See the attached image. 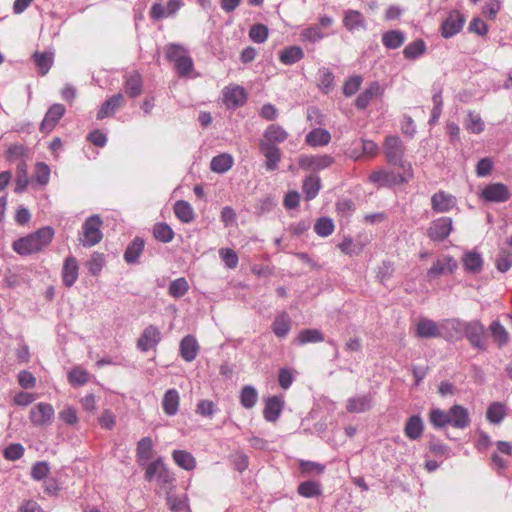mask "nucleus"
Instances as JSON below:
<instances>
[{"mask_svg": "<svg viewBox=\"0 0 512 512\" xmlns=\"http://www.w3.org/2000/svg\"><path fill=\"white\" fill-rule=\"evenodd\" d=\"M429 420L435 428L452 426L457 429H465L471 422L468 410L458 404L453 405L448 411L439 408L432 409L429 413Z\"/></svg>", "mask_w": 512, "mask_h": 512, "instance_id": "obj_1", "label": "nucleus"}, {"mask_svg": "<svg viewBox=\"0 0 512 512\" xmlns=\"http://www.w3.org/2000/svg\"><path fill=\"white\" fill-rule=\"evenodd\" d=\"M54 230L51 226L40 228L34 233L16 240L13 243V250L19 255H30L40 252L53 240Z\"/></svg>", "mask_w": 512, "mask_h": 512, "instance_id": "obj_2", "label": "nucleus"}, {"mask_svg": "<svg viewBox=\"0 0 512 512\" xmlns=\"http://www.w3.org/2000/svg\"><path fill=\"white\" fill-rule=\"evenodd\" d=\"M442 327L447 330H454L457 333L464 332L471 346L478 350L484 351L487 348L485 342V327L478 320L462 322L458 319H449L443 322Z\"/></svg>", "mask_w": 512, "mask_h": 512, "instance_id": "obj_3", "label": "nucleus"}, {"mask_svg": "<svg viewBox=\"0 0 512 512\" xmlns=\"http://www.w3.org/2000/svg\"><path fill=\"white\" fill-rule=\"evenodd\" d=\"M405 148L401 140L396 136H388L384 142V154L389 164L398 165L409 178H413L411 163L403 159Z\"/></svg>", "mask_w": 512, "mask_h": 512, "instance_id": "obj_4", "label": "nucleus"}, {"mask_svg": "<svg viewBox=\"0 0 512 512\" xmlns=\"http://www.w3.org/2000/svg\"><path fill=\"white\" fill-rule=\"evenodd\" d=\"M102 220L98 215L90 216L82 225V244L85 247H92L98 244L102 238Z\"/></svg>", "mask_w": 512, "mask_h": 512, "instance_id": "obj_5", "label": "nucleus"}, {"mask_svg": "<svg viewBox=\"0 0 512 512\" xmlns=\"http://www.w3.org/2000/svg\"><path fill=\"white\" fill-rule=\"evenodd\" d=\"M368 179L370 183L376 185L377 187H385L407 183L411 178H409L405 173L401 175L395 174L391 171H386L384 169H378L373 171L369 175Z\"/></svg>", "mask_w": 512, "mask_h": 512, "instance_id": "obj_6", "label": "nucleus"}, {"mask_svg": "<svg viewBox=\"0 0 512 512\" xmlns=\"http://www.w3.org/2000/svg\"><path fill=\"white\" fill-rule=\"evenodd\" d=\"M55 415L54 408L49 403H38L29 412V418L35 426H47L53 422Z\"/></svg>", "mask_w": 512, "mask_h": 512, "instance_id": "obj_7", "label": "nucleus"}, {"mask_svg": "<svg viewBox=\"0 0 512 512\" xmlns=\"http://www.w3.org/2000/svg\"><path fill=\"white\" fill-rule=\"evenodd\" d=\"M457 268L458 263L452 256L443 255L433 262L427 271V277L435 279L441 275L453 274Z\"/></svg>", "mask_w": 512, "mask_h": 512, "instance_id": "obj_8", "label": "nucleus"}, {"mask_svg": "<svg viewBox=\"0 0 512 512\" xmlns=\"http://www.w3.org/2000/svg\"><path fill=\"white\" fill-rule=\"evenodd\" d=\"M452 229V219L450 217H440L430 223L427 235L431 240L440 242L449 236Z\"/></svg>", "mask_w": 512, "mask_h": 512, "instance_id": "obj_9", "label": "nucleus"}, {"mask_svg": "<svg viewBox=\"0 0 512 512\" xmlns=\"http://www.w3.org/2000/svg\"><path fill=\"white\" fill-rule=\"evenodd\" d=\"M162 339L161 332L155 325L147 326L137 340V348L142 352L155 349Z\"/></svg>", "mask_w": 512, "mask_h": 512, "instance_id": "obj_10", "label": "nucleus"}, {"mask_svg": "<svg viewBox=\"0 0 512 512\" xmlns=\"http://www.w3.org/2000/svg\"><path fill=\"white\" fill-rule=\"evenodd\" d=\"M465 23L464 16L458 11H451L441 24V35L448 39L458 34Z\"/></svg>", "mask_w": 512, "mask_h": 512, "instance_id": "obj_11", "label": "nucleus"}, {"mask_svg": "<svg viewBox=\"0 0 512 512\" xmlns=\"http://www.w3.org/2000/svg\"><path fill=\"white\" fill-rule=\"evenodd\" d=\"M511 196L509 188L503 183H492L481 191V198L487 202H506Z\"/></svg>", "mask_w": 512, "mask_h": 512, "instance_id": "obj_12", "label": "nucleus"}, {"mask_svg": "<svg viewBox=\"0 0 512 512\" xmlns=\"http://www.w3.org/2000/svg\"><path fill=\"white\" fill-rule=\"evenodd\" d=\"M65 112L66 109L64 105L60 103H55L50 106L40 124V131L45 134L50 133L64 116Z\"/></svg>", "mask_w": 512, "mask_h": 512, "instance_id": "obj_13", "label": "nucleus"}, {"mask_svg": "<svg viewBox=\"0 0 512 512\" xmlns=\"http://www.w3.org/2000/svg\"><path fill=\"white\" fill-rule=\"evenodd\" d=\"M456 197L452 194L439 190L431 197V207L436 213H446L456 206Z\"/></svg>", "mask_w": 512, "mask_h": 512, "instance_id": "obj_14", "label": "nucleus"}, {"mask_svg": "<svg viewBox=\"0 0 512 512\" xmlns=\"http://www.w3.org/2000/svg\"><path fill=\"white\" fill-rule=\"evenodd\" d=\"M334 162L330 155L301 156L298 164L302 169L320 171L328 168Z\"/></svg>", "mask_w": 512, "mask_h": 512, "instance_id": "obj_15", "label": "nucleus"}, {"mask_svg": "<svg viewBox=\"0 0 512 512\" xmlns=\"http://www.w3.org/2000/svg\"><path fill=\"white\" fill-rule=\"evenodd\" d=\"M246 99L245 89L239 85H230L223 89V101L229 108L242 106Z\"/></svg>", "mask_w": 512, "mask_h": 512, "instance_id": "obj_16", "label": "nucleus"}, {"mask_svg": "<svg viewBox=\"0 0 512 512\" xmlns=\"http://www.w3.org/2000/svg\"><path fill=\"white\" fill-rule=\"evenodd\" d=\"M259 150L265 157V168L267 171H275L281 161L282 154L277 146H271L259 142Z\"/></svg>", "mask_w": 512, "mask_h": 512, "instance_id": "obj_17", "label": "nucleus"}, {"mask_svg": "<svg viewBox=\"0 0 512 512\" xmlns=\"http://www.w3.org/2000/svg\"><path fill=\"white\" fill-rule=\"evenodd\" d=\"M343 25L350 32L365 30L366 20L360 11L349 9L344 13Z\"/></svg>", "mask_w": 512, "mask_h": 512, "instance_id": "obj_18", "label": "nucleus"}, {"mask_svg": "<svg viewBox=\"0 0 512 512\" xmlns=\"http://www.w3.org/2000/svg\"><path fill=\"white\" fill-rule=\"evenodd\" d=\"M288 138V133L279 125L271 124L267 127L263 134L261 143H265L271 146H277V144L283 143Z\"/></svg>", "mask_w": 512, "mask_h": 512, "instance_id": "obj_19", "label": "nucleus"}, {"mask_svg": "<svg viewBox=\"0 0 512 512\" xmlns=\"http://www.w3.org/2000/svg\"><path fill=\"white\" fill-rule=\"evenodd\" d=\"M199 344L192 335L185 336L180 342V355L186 362H192L198 355Z\"/></svg>", "mask_w": 512, "mask_h": 512, "instance_id": "obj_20", "label": "nucleus"}, {"mask_svg": "<svg viewBox=\"0 0 512 512\" xmlns=\"http://www.w3.org/2000/svg\"><path fill=\"white\" fill-rule=\"evenodd\" d=\"M79 266L77 260L70 256L64 261L62 268V280L66 287H71L78 279Z\"/></svg>", "mask_w": 512, "mask_h": 512, "instance_id": "obj_21", "label": "nucleus"}, {"mask_svg": "<svg viewBox=\"0 0 512 512\" xmlns=\"http://www.w3.org/2000/svg\"><path fill=\"white\" fill-rule=\"evenodd\" d=\"M283 409V401L278 396L269 397L265 402L263 416L268 422H276Z\"/></svg>", "mask_w": 512, "mask_h": 512, "instance_id": "obj_22", "label": "nucleus"}, {"mask_svg": "<svg viewBox=\"0 0 512 512\" xmlns=\"http://www.w3.org/2000/svg\"><path fill=\"white\" fill-rule=\"evenodd\" d=\"M123 103L124 96L121 93L113 95L101 105L97 113V119L102 120L113 115L114 112L123 105Z\"/></svg>", "mask_w": 512, "mask_h": 512, "instance_id": "obj_23", "label": "nucleus"}, {"mask_svg": "<svg viewBox=\"0 0 512 512\" xmlns=\"http://www.w3.org/2000/svg\"><path fill=\"white\" fill-rule=\"evenodd\" d=\"M153 440L151 437L140 439L136 447V458L140 465L146 464L153 457Z\"/></svg>", "mask_w": 512, "mask_h": 512, "instance_id": "obj_24", "label": "nucleus"}, {"mask_svg": "<svg viewBox=\"0 0 512 512\" xmlns=\"http://www.w3.org/2000/svg\"><path fill=\"white\" fill-rule=\"evenodd\" d=\"M416 335L420 338H436L441 336V332L434 321L423 318L417 323Z\"/></svg>", "mask_w": 512, "mask_h": 512, "instance_id": "obj_25", "label": "nucleus"}, {"mask_svg": "<svg viewBox=\"0 0 512 512\" xmlns=\"http://www.w3.org/2000/svg\"><path fill=\"white\" fill-rule=\"evenodd\" d=\"M273 333L278 338H285L291 330V318L286 312L278 314L271 326Z\"/></svg>", "mask_w": 512, "mask_h": 512, "instance_id": "obj_26", "label": "nucleus"}, {"mask_svg": "<svg viewBox=\"0 0 512 512\" xmlns=\"http://www.w3.org/2000/svg\"><path fill=\"white\" fill-rule=\"evenodd\" d=\"M180 396L176 389H169L164 394L162 408L166 415L173 416L178 412Z\"/></svg>", "mask_w": 512, "mask_h": 512, "instance_id": "obj_27", "label": "nucleus"}, {"mask_svg": "<svg viewBox=\"0 0 512 512\" xmlns=\"http://www.w3.org/2000/svg\"><path fill=\"white\" fill-rule=\"evenodd\" d=\"M424 426L421 418L417 415L408 418L404 433L405 436L411 440L419 439L423 434Z\"/></svg>", "mask_w": 512, "mask_h": 512, "instance_id": "obj_28", "label": "nucleus"}, {"mask_svg": "<svg viewBox=\"0 0 512 512\" xmlns=\"http://www.w3.org/2000/svg\"><path fill=\"white\" fill-rule=\"evenodd\" d=\"M174 462L184 470L192 471L196 467L195 457L185 450H174L172 452Z\"/></svg>", "mask_w": 512, "mask_h": 512, "instance_id": "obj_29", "label": "nucleus"}, {"mask_svg": "<svg viewBox=\"0 0 512 512\" xmlns=\"http://www.w3.org/2000/svg\"><path fill=\"white\" fill-rule=\"evenodd\" d=\"M371 408V397L367 395L349 398L346 410L349 413H362Z\"/></svg>", "mask_w": 512, "mask_h": 512, "instance_id": "obj_30", "label": "nucleus"}, {"mask_svg": "<svg viewBox=\"0 0 512 512\" xmlns=\"http://www.w3.org/2000/svg\"><path fill=\"white\" fill-rule=\"evenodd\" d=\"M489 331L493 341L498 345V347L501 348L508 343L509 333L498 320H495L490 324Z\"/></svg>", "mask_w": 512, "mask_h": 512, "instance_id": "obj_31", "label": "nucleus"}, {"mask_svg": "<svg viewBox=\"0 0 512 512\" xmlns=\"http://www.w3.org/2000/svg\"><path fill=\"white\" fill-rule=\"evenodd\" d=\"M34 62L40 75H46L53 65L54 54L51 52H35L33 54Z\"/></svg>", "mask_w": 512, "mask_h": 512, "instance_id": "obj_32", "label": "nucleus"}, {"mask_svg": "<svg viewBox=\"0 0 512 512\" xmlns=\"http://www.w3.org/2000/svg\"><path fill=\"white\" fill-rule=\"evenodd\" d=\"M304 57V52L299 46H289L280 52L279 60L285 65H292Z\"/></svg>", "mask_w": 512, "mask_h": 512, "instance_id": "obj_33", "label": "nucleus"}, {"mask_svg": "<svg viewBox=\"0 0 512 512\" xmlns=\"http://www.w3.org/2000/svg\"><path fill=\"white\" fill-rule=\"evenodd\" d=\"M330 140V133L327 130L321 128L313 129L306 135L307 144L314 147L325 146L330 142Z\"/></svg>", "mask_w": 512, "mask_h": 512, "instance_id": "obj_34", "label": "nucleus"}, {"mask_svg": "<svg viewBox=\"0 0 512 512\" xmlns=\"http://www.w3.org/2000/svg\"><path fill=\"white\" fill-rule=\"evenodd\" d=\"M380 92V85L377 82H372L369 87L357 97L355 101L356 107L359 109H365L373 97L380 94Z\"/></svg>", "mask_w": 512, "mask_h": 512, "instance_id": "obj_35", "label": "nucleus"}, {"mask_svg": "<svg viewBox=\"0 0 512 512\" xmlns=\"http://www.w3.org/2000/svg\"><path fill=\"white\" fill-rule=\"evenodd\" d=\"M174 213L183 223H190L195 218L194 209L188 202L183 200H179L174 204Z\"/></svg>", "mask_w": 512, "mask_h": 512, "instance_id": "obj_36", "label": "nucleus"}, {"mask_svg": "<svg viewBox=\"0 0 512 512\" xmlns=\"http://www.w3.org/2000/svg\"><path fill=\"white\" fill-rule=\"evenodd\" d=\"M125 91L126 93L135 98L142 93V77L138 72H133L128 75L125 81Z\"/></svg>", "mask_w": 512, "mask_h": 512, "instance_id": "obj_37", "label": "nucleus"}, {"mask_svg": "<svg viewBox=\"0 0 512 512\" xmlns=\"http://www.w3.org/2000/svg\"><path fill=\"white\" fill-rule=\"evenodd\" d=\"M321 188V181L318 176H308L305 178L302 186L305 199L307 201L314 199Z\"/></svg>", "mask_w": 512, "mask_h": 512, "instance_id": "obj_38", "label": "nucleus"}, {"mask_svg": "<svg viewBox=\"0 0 512 512\" xmlns=\"http://www.w3.org/2000/svg\"><path fill=\"white\" fill-rule=\"evenodd\" d=\"M405 42L404 33L399 30H391L382 35V43L388 49H397Z\"/></svg>", "mask_w": 512, "mask_h": 512, "instance_id": "obj_39", "label": "nucleus"}, {"mask_svg": "<svg viewBox=\"0 0 512 512\" xmlns=\"http://www.w3.org/2000/svg\"><path fill=\"white\" fill-rule=\"evenodd\" d=\"M233 165V158L229 154H220L211 160L210 168L217 173L227 172Z\"/></svg>", "mask_w": 512, "mask_h": 512, "instance_id": "obj_40", "label": "nucleus"}, {"mask_svg": "<svg viewBox=\"0 0 512 512\" xmlns=\"http://www.w3.org/2000/svg\"><path fill=\"white\" fill-rule=\"evenodd\" d=\"M506 416V405L501 402H493L487 409V420L493 424H499Z\"/></svg>", "mask_w": 512, "mask_h": 512, "instance_id": "obj_41", "label": "nucleus"}, {"mask_svg": "<svg viewBox=\"0 0 512 512\" xmlns=\"http://www.w3.org/2000/svg\"><path fill=\"white\" fill-rule=\"evenodd\" d=\"M463 266L466 271L471 273H478L482 269L483 260L480 254L476 252H468L463 256Z\"/></svg>", "mask_w": 512, "mask_h": 512, "instance_id": "obj_42", "label": "nucleus"}, {"mask_svg": "<svg viewBox=\"0 0 512 512\" xmlns=\"http://www.w3.org/2000/svg\"><path fill=\"white\" fill-rule=\"evenodd\" d=\"M240 403L246 409L253 408L258 400V393L256 389L250 385H246L240 392Z\"/></svg>", "mask_w": 512, "mask_h": 512, "instance_id": "obj_43", "label": "nucleus"}, {"mask_svg": "<svg viewBox=\"0 0 512 512\" xmlns=\"http://www.w3.org/2000/svg\"><path fill=\"white\" fill-rule=\"evenodd\" d=\"M29 183L28 179V166L22 161L17 165L16 169V183H15V192L22 193L25 191Z\"/></svg>", "mask_w": 512, "mask_h": 512, "instance_id": "obj_44", "label": "nucleus"}, {"mask_svg": "<svg viewBox=\"0 0 512 512\" xmlns=\"http://www.w3.org/2000/svg\"><path fill=\"white\" fill-rule=\"evenodd\" d=\"M426 52V44L422 39H417L409 43L403 50L405 58L413 60L422 56Z\"/></svg>", "mask_w": 512, "mask_h": 512, "instance_id": "obj_45", "label": "nucleus"}, {"mask_svg": "<svg viewBox=\"0 0 512 512\" xmlns=\"http://www.w3.org/2000/svg\"><path fill=\"white\" fill-rule=\"evenodd\" d=\"M298 494L305 498H312L321 495V485L315 481H304L298 486Z\"/></svg>", "mask_w": 512, "mask_h": 512, "instance_id": "obj_46", "label": "nucleus"}, {"mask_svg": "<svg viewBox=\"0 0 512 512\" xmlns=\"http://www.w3.org/2000/svg\"><path fill=\"white\" fill-rule=\"evenodd\" d=\"M144 249V241L140 238H135L133 242L127 247L124 253V259L127 263H135Z\"/></svg>", "mask_w": 512, "mask_h": 512, "instance_id": "obj_47", "label": "nucleus"}, {"mask_svg": "<svg viewBox=\"0 0 512 512\" xmlns=\"http://www.w3.org/2000/svg\"><path fill=\"white\" fill-rule=\"evenodd\" d=\"M323 340V334L318 329H303L297 335V342L301 345L318 343Z\"/></svg>", "mask_w": 512, "mask_h": 512, "instance_id": "obj_48", "label": "nucleus"}, {"mask_svg": "<svg viewBox=\"0 0 512 512\" xmlns=\"http://www.w3.org/2000/svg\"><path fill=\"white\" fill-rule=\"evenodd\" d=\"M167 503L173 512H190L189 499L187 495L168 496Z\"/></svg>", "mask_w": 512, "mask_h": 512, "instance_id": "obj_49", "label": "nucleus"}, {"mask_svg": "<svg viewBox=\"0 0 512 512\" xmlns=\"http://www.w3.org/2000/svg\"><path fill=\"white\" fill-rule=\"evenodd\" d=\"M154 237L163 243L171 242L174 238V232L172 228L166 223H157L153 228Z\"/></svg>", "mask_w": 512, "mask_h": 512, "instance_id": "obj_50", "label": "nucleus"}, {"mask_svg": "<svg viewBox=\"0 0 512 512\" xmlns=\"http://www.w3.org/2000/svg\"><path fill=\"white\" fill-rule=\"evenodd\" d=\"M484 127L485 125L480 115L470 111L467 116L465 128L471 133L479 134L484 131Z\"/></svg>", "mask_w": 512, "mask_h": 512, "instance_id": "obj_51", "label": "nucleus"}, {"mask_svg": "<svg viewBox=\"0 0 512 512\" xmlns=\"http://www.w3.org/2000/svg\"><path fill=\"white\" fill-rule=\"evenodd\" d=\"M334 228L335 226L333 221L328 217L319 218L314 225V231L320 237H327L331 235L334 231Z\"/></svg>", "mask_w": 512, "mask_h": 512, "instance_id": "obj_52", "label": "nucleus"}, {"mask_svg": "<svg viewBox=\"0 0 512 512\" xmlns=\"http://www.w3.org/2000/svg\"><path fill=\"white\" fill-rule=\"evenodd\" d=\"M166 58L171 62H177L185 57L188 53L187 49L179 44H168L165 47Z\"/></svg>", "mask_w": 512, "mask_h": 512, "instance_id": "obj_53", "label": "nucleus"}, {"mask_svg": "<svg viewBox=\"0 0 512 512\" xmlns=\"http://www.w3.org/2000/svg\"><path fill=\"white\" fill-rule=\"evenodd\" d=\"M319 88L324 92L328 93L334 86V75L328 68H321L319 70Z\"/></svg>", "mask_w": 512, "mask_h": 512, "instance_id": "obj_54", "label": "nucleus"}, {"mask_svg": "<svg viewBox=\"0 0 512 512\" xmlns=\"http://www.w3.org/2000/svg\"><path fill=\"white\" fill-rule=\"evenodd\" d=\"M189 289L187 280L183 277L175 279L169 285V294L175 298L184 296Z\"/></svg>", "mask_w": 512, "mask_h": 512, "instance_id": "obj_55", "label": "nucleus"}, {"mask_svg": "<svg viewBox=\"0 0 512 512\" xmlns=\"http://www.w3.org/2000/svg\"><path fill=\"white\" fill-rule=\"evenodd\" d=\"M68 379L72 385H84L89 381L90 375L87 370L77 366L69 372Z\"/></svg>", "mask_w": 512, "mask_h": 512, "instance_id": "obj_56", "label": "nucleus"}, {"mask_svg": "<svg viewBox=\"0 0 512 512\" xmlns=\"http://www.w3.org/2000/svg\"><path fill=\"white\" fill-rule=\"evenodd\" d=\"M50 179V168L44 162L35 165L34 180L40 185H46Z\"/></svg>", "mask_w": 512, "mask_h": 512, "instance_id": "obj_57", "label": "nucleus"}, {"mask_svg": "<svg viewBox=\"0 0 512 512\" xmlns=\"http://www.w3.org/2000/svg\"><path fill=\"white\" fill-rule=\"evenodd\" d=\"M175 64V69L177 70V73L182 77H187L191 74L194 63L192 58L187 54L185 57H183L181 60H178Z\"/></svg>", "mask_w": 512, "mask_h": 512, "instance_id": "obj_58", "label": "nucleus"}, {"mask_svg": "<svg viewBox=\"0 0 512 512\" xmlns=\"http://www.w3.org/2000/svg\"><path fill=\"white\" fill-rule=\"evenodd\" d=\"M249 36L256 43H263L268 38V28L263 24H256L250 28Z\"/></svg>", "mask_w": 512, "mask_h": 512, "instance_id": "obj_59", "label": "nucleus"}, {"mask_svg": "<svg viewBox=\"0 0 512 512\" xmlns=\"http://www.w3.org/2000/svg\"><path fill=\"white\" fill-rule=\"evenodd\" d=\"M24 447L19 443H13L7 446L3 452L5 459L16 461L24 455Z\"/></svg>", "mask_w": 512, "mask_h": 512, "instance_id": "obj_60", "label": "nucleus"}, {"mask_svg": "<svg viewBox=\"0 0 512 512\" xmlns=\"http://www.w3.org/2000/svg\"><path fill=\"white\" fill-rule=\"evenodd\" d=\"M50 472L49 464L45 461L36 462L31 470V477L36 480L40 481L43 480L48 476Z\"/></svg>", "mask_w": 512, "mask_h": 512, "instance_id": "obj_61", "label": "nucleus"}, {"mask_svg": "<svg viewBox=\"0 0 512 512\" xmlns=\"http://www.w3.org/2000/svg\"><path fill=\"white\" fill-rule=\"evenodd\" d=\"M219 255L228 268L234 269L237 267L238 256L234 250L230 248H221L219 250Z\"/></svg>", "mask_w": 512, "mask_h": 512, "instance_id": "obj_62", "label": "nucleus"}, {"mask_svg": "<svg viewBox=\"0 0 512 512\" xmlns=\"http://www.w3.org/2000/svg\"><path fill=\"white\" fill-rule=\"evenodd\" d=\"M362 77L359 75L350 77L343 86V93L346 96L354 95L360 88Z\"/></svg>", "mask_w": 512, "mask_h": 512, "instance_id": "obj_63", "label": "nucleus"}, {"mask_svg": "<svg viewBox=\"0 0 512 512\" xmlns=\"http://www.w3.org/2000/svg\"><path fill=\"white\" fill-rule=\"evenodd\" d=\"M512 266V254L508 251L499 253L496 259V267L500 272H507Z\"/></svg>", "mask_w": 512, "mask_h": 512, "instance_id": "obj_64", "label": "nucleus"}]
</instances>
